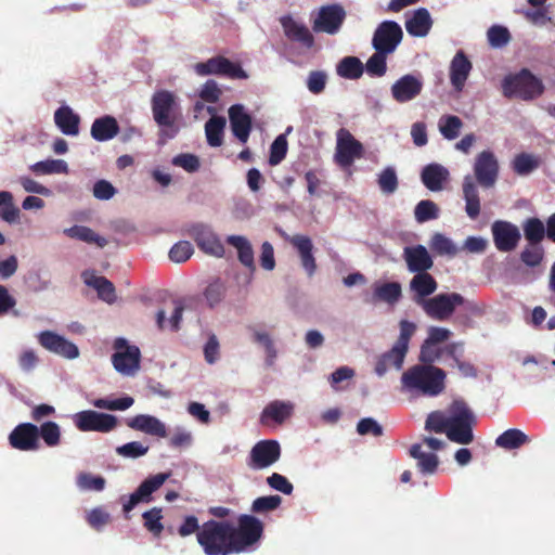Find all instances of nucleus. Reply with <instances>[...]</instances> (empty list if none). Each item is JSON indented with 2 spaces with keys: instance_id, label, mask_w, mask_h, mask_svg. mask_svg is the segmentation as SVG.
Returning <instances> with one entry per match:
<instances>
[{
  "instance_id": "20e7f679",
  "label": "nucleus",
  "mask_w": 555,
  "mask_h": 555,
  "mask_svg": "<svg viewBox=\"0 0 555 555\" xmlns=\"http://www.w3.org/2000/svg\"><path fill=\"white\" fill-rule=\"evenodd\" d=\"M502 91L504 96L508 99L517 98L522 101H531L544 92V86L540 78L529 69L522 68L503 79Z\"/></svg>"
},
{
  "instance_id": "6e6552de",
  "label": "nucleus",
  "mask_w": 555,
  "mask_h": 555,
  "mask_svg": "<svg viewBox=\"0 0 555 555\" xmlns=\"http://www.w3.org/2000/svg\"><path fill=\"white\" fill-rule=\"evenodd\" d=\"M194 70L198 76L217 75L231 79H246L248 76L238 63L218 55L208 59L206 62H199L194 65Z\"/></svg>"
},
{
  "instance_id": "423d86ee",
  "label": "nucleus",
  "mask_w": 555,
  "mask_h": 555,
  "mask_svg": "<svg viewBox=\"0 0 555 555\" xmlns=\"http://www.w3.org/2000/svg\"><path fill=\"white\" fill-rule=\"evenodd\" d=\"M264 525L256 516L242 514L237 526L231 524V532L235 554L249 552L255 548L263 535Z\"/></svg>"
},
{
  "instance_id": "1a4fd4ad",
  "label": "nucleus",
  "mask_w": 555,
  "mask_h": 555,
  "mask_svg": "<svg viewBox=\"0 0 555 555\" xmlns=\"http://www.w3.org/2000/svg\"><path fill=\"white\" fill-rule=\"evenodd\" d=\"M114 349L116 350L112 356L114 369L122 375H133L140 367V349L128 345L125 338H116Z\"/></svg>"
},
{
  "instance_id": "aec40b11",
  "label": "nucleus",
  "mask_w": 555,
  "mask_h": 555,
  "mask_svg": "<svg viewBox=\"0 0 555 555\" xmlns=\"http://www.w3.org/2000/svg\"><path fill=\"white\" fill-rule=\"evenodd\" d=\"M492 235L496 249L503 253L514 250L521 237L519 229L515 224L502 220L493 222Z\"/></svg>"
},
{
  "instance_id": "7ed1b4c3",
  "label": "nucleus",
  "mask_w": 555,
  "mask_h": 555,
  "mask_svg": "<svg viewBox=\"0 0 555 555\" xmlns=\"http://www.w3.org/2000/svg\"><path fill=\"white\" fill-rule=\"evenodd\" d=\"M152 113L155 122L160 128L159 137L163 141L173 139L179 132L177 125L179 105L171 91L159 90L152 96Z\"/></svg>"
},
{
  "instance_id": "9b49d317",
  "label": "nucleus",
  "mask_w": 555,
  "mask_h": 555,
  "mask_svg": "<svg viewBox=\"0 0 555 555\" xmlns=\"http://www.w3.org/2000/svg\"><path fill=\"white\" fill-rule=\"evenodd\" d=\"M74 424L80 431L109 433L117 426V417L112 414L86 410L74 415Z\"/></svg>"
},
{
  "instance_id": "e2e57ef3",
  "label": "nucleus",
  "mask_w": 555,
  "mask_h": 555,
  "mask_svg": "<svg viewBox=\"0 0 555 555\" xmlns=\"http://www.w3.org/2000/svg\"><path fill=\"white\" fill-rule=\"evenodd\" d=\"M254 331V341L263 346L267 354V364L272 365L276 359L278 352L274 347L273 340L270 335L266 332Z\"/></svg>"
},
{
  "instance_id": "6ab92c4d",
  "label": "nucleus",
  "mask_w": 555,
  "mask_h": 555,
  "mask_svg": "<svg viewBox=\"0 0 555 555\" xmlns=\"http://www.w3.org/2000/svg\"><path fill=\"white\" fill-rule=\"evenodd\" d=\"M38 341L48 351L65 359L73 360L79 357V349L74 343L52 331L41 332Z\"/></svg>"
},
{
  "instance_id": "dca6fc26",
  "label": "nucleus",
  "mask_w": 555,
  "mask_h": 555,
  "mask_svg": "<svg viewBox=\"0 0 555 555\" xmlns=\"http://www.w3.org/2000/svg\"><path fill=\"white\" fill-rule=\"evenodd\" d=\"M188 234L205 254L222 257L224 247L217 234L206 224L196 223L190 227Z\"/></svg>"
},
{
  "instance_id": "864d4df0",
  "label": "nucleus",
  "mask_w": 555,
  "mask_h": 555,
  "mask_svg": "<svg viewBox=\"0 0 555 555\" xmlns=\"http://www.w3.org/2000/svg\"><path fill=\"white\" fill-rule=\"evenodd\" d=\"M429 246L435 253L441 256L446 255L453 257L457 253V248L455 247L453 242L441 233L434 234V236L430 240Z\"/></svg>"
},
{
  "instance_id": "37998d69",
  "label": "nucleus",
  "mask_w": 555,
  "mask_h": 555,
  "mask_svg": "<svg viewBox=\"0 0 555 555\" xmlns=\"http://www.w3.org/2000/svg\"><path fill=\"white\" fill-rule=\"evenodd\" d=\"M38 440H43L49 448L57 447L61 443V427L57 423L48 421L37 426Z\"/></svg>"
},
{
  "instance_id": "6e6d98bb",
  "label": "nucleus",
  "mask_w": 555,
  "mask_h": 555,
  "mask_svg": "<svg viewBox=\"0 0 555 555\" xmlns=\"http://www.w3.org/2000/svg\"><path fill=\"white\" fill-rule=\"evenodd\" d=\"M288 143L284 134H280L275 138L270 146L269 164L271 166L279 165L287 154Z\"/></svg>"
},
{
  "instance_id": "a19ab883",
  "label": "nucleus",
  "mask_w": 555,
  "mask_h": 555,
  "mask_svg": "<svg viewBox=\"0 0 555 555\" xmlns=\"http://www.w3.org/2000/svg\"><path fill=\"white\" fill-rule=\"evenodd\" d=\"M364 66L356 56H346L337 65V75L345 79H359L363 75Z\"/></svg>"
},
{
  "instance_id": "cd10ccee",
  "label": "nucleus",
  "mask_w": 555,
  "mask_h": 555,
  "mask_svg": "<svg viewBox=\"0 0 555 555\" xmlns=\"http://www.w3.org/2000/svg\"><path fill=\"white\" fill-rule=\"evenodd\" d=\"M127 426L131 429L139 430L151 436L160 438H165L167 436L165 424L157 417L147 414H139L127 420Z\"/></svg>"
},
{
  "instance_id": "72a5a7b5",
  "label": "nucleus",
  "mask_w": 555,
  "mask_h": 555,
  "mask_svg": "<svg viewBox=\"0 0 555 555\" xmlns=\"http://www.w3.org/2000/svg\"><path fill=\"white\" fill-rule=\"evenodd\" d=\"M411 457L416 460L417 468L424 475H431L436 473L439 459L434 452H426L423 450V443H414L409 450Z\"/></svg>"
},
{
  "instance_id": "f704fd0d",
  "label": "nucleus",
  "mask_w": 555,
  "mask_h": 555,
  "mask_svg": "<svg viewBox=\"0 0 555 555\" xmlns=\"http://www.w3.org/2000/svg\"><path fill=\"white\" fill-rule=\"evenodd\" d=\"M431 18L427 9L420 8L413 15L406 20L405 28L406 31L415 37H424L428 34L431 27Z\"/></svg>"
},
{
  "instance_id": "4d7b16f0",
  "label": "nucleus",
  "mask_w": 555,
  "mask_h": 555,
  "mask_svg": "<svg viewBox=\"0 0 555 555\" xmlns=\"http://www.w3.org/2000/svg\"><path fill=\"white\" fill-rule=\"evenodd\" d=\"M142 517L144 520V527L155 537H159L164 530V526L162 524V509L153 507L152 509L144 512Z\"/></svg>"
},
{
  "instance_id": "e433bc0d",
  "label": "nucleus",
  "mask_w": 555,
  "mask_h": 555,
  "mask_svg": "<svg viewBox=\"0 0 555 555\" xmlns=\"http://www.w3.org/2000/svg\"><path fill=\"white\" fill-rule=\"evenodd\" d=\"M399 352L400 347L395 344L389 351L383 353L375 364V373L378 376H383L390 367L400 370L406 356V351H403L402 356H400Z\"/></svg>"
},
{
  "instance_id": "58836bf2",
  "label": "nucleus",
  "mask_w": 555,
  "mask_h": 555,
  "mask_svg": "<svg viewBox=\"0 0 555 555\" xmlns=\"http://www.w3.org/2000/svg\"><path fill=\"white\" fill-rule=\"evenodd\" d=\"M227 242L236 248L241 263L250 270H255L254 250L249 241L241 235H230Z\"/></svg>"
},
{
  "instance_id": "f03ea898",
  "label": "nucleus",
  "mask_w": 555,
  "mask_h": 555,
  "mask_svg": "<svg viewBox=\"0 0 555 555\" xmlns=\"http://www.w3.org/2000/svg\"><path fill=\"white\" fill-rule=\"evenodd\" d=\"M446 372L434 365H414L402 374L404 388L426 396H438L444 389Z\"/></svg>"
},
{
  "instance_id": "69168bd1",
  "label": "nucleus",
  "mask_w": 555,
  "mask_h": 555,
  "mask_svg": "<svg viewBox=\"0 0 555 555\" xmlns=\"http://www.w3.org/2000/svg\"><path fill=\"white\" fill-rule=\"evenodd\" d=\"M488 40L491 47L502 48L511 40V34L506 27L494 25L488 29Z\"/></svg>"
},
{
  "instance_id": "2f4dec72",
  "label": "nucleus",
  "mask_w": 555,
  "mask_h": 555,
  "mask_svg": "<svg viewBox=\"0 0 555 555\" xmlns=\"http://www.w3.org/2000/svg\"><path fill=\"white\" fill-rule=\"evenodd\" d=\"M54 122L62 133L77 135L79 133L80 117L69 106H61L54 113Z\"/></svg>"
},
{
  "instance_id": "412c9836",
  "label": "nucleus",
  "mask_w": 555,
  "mask_h": 555,
  "mask_svg": "<svg viewBox=\"0 0 555 555\" xmlns=\"http://www.w3.org/2000/svg\"><path fill=\"white\" fill-rule=\"evenodd\" d=\"M423 90L421 78L406 74L400 77L391 86V95L398 103H406L417 98Z\"/></svg>"
},
{
  "instance_id": "ea45409f",
  "label": "nucleus",
  "mask_w": 555,
  "mask_h": 555,
  "mask_svg": "<svg viewBox=\"0 0 555 555\" xmlns=\"http://www.w3.org/2000/svg\"><path fill=\"white\" fill-rule=\"evenodd\" d=\"M529 441L530 438L524 431L517 428H511L502 433L495 439V444L505 450H515Z\"/></svg>"
},
{
  "instance_id": "5fc2aeb1",
  "label": "nucleus",
  "mask_w": 555,
  "mask_h": 555,
  "mask_svg": "<svg viewBox=\"0 0 555 555\" xmlns=\"http://www.w3.org/2000/svg\"><path fill=\"white\" fill-rule=\"evenodd\" d=\"M282 498L278 494L259 496L251 503L250 511L255 514H263L280 507Z\"/></svg>"
},
{
  "instance_id": "f257e3e1",
  "label": "nucleus",
  "mask_w": 555,
  "mask_h": 555,
  "mask_svg": "<svg viewBox=\"0 0 555 555\" xmlns=\"http://www.w3.org/2000/svg\"><path fill=\"white\" fill-rule=\"evenodd\" d=\"M197 542L206 555L235 554L231 522L227 520H208L197 532Z\"/></svg>"
},
{
  "instance_id": "49530a36",
  "label": "nucleus",
  "mask_w": 555,
  "mask_h": 555,
  "mask_svg": "<svg viewBox=\"0 0 555 555\" xmlns=\"http://www.w3.org/2000/svg\"><path fill=\"white\" fill-rule=\"evenodd\" d=\"M227 285L221 279L211 281L204 291V297L210 308L218 306L225 297Z\"/></svg>"
},
{
  "instance_id": "f3484780",
  "label": "nucleus",
  "mask_w": 555,
  "mask_h": 555,
  "mask_svg": "<svg viewBox=\"0 0 555 555\" xmlns=\"http://www.w3.org/2000/svg\"><path fill=\"white\" fill-rule=\"evenodd\" d=\"M345 20L346 11L340 4H328L320 9L313 29L335 35L340 30Z\"/></svg>"
},
{
  "instance_id": "7c9ffc66",
  "label": "nucleus",
  "mask_w": 555,
  "mask_h": 555,
  "mask_svg": "<svg viewBox=\"0 0 555 555\" xmlns=\"http://www.w3.org/2000/svg\"><path fill=\"white\" fill-rule=\"evenodd\" d=\"M462 189L465 199V211L472 220H475L480 214V198L476 182L470 175L464 177Z\"/></svg>"
},
{
  "instance_id": "bb28decb",
  "label": "nucleus",
  "mask_w": 555,
  "mask_h": 555,
  "mask_svg": "<svg viewBox=\"0 0 555 555\" xmlns=\"http://www.w3.org/2000/svg\"><path fill=\"white\" fill-rule=\"evenodd\" d=\"M450 178L449 170L437 163L425 166L421 172L423 184L431 192H439Z\"/></svg>"
},
{
  "instance_id": "4be33fe9",
  "label": "nucleus",
  "mask_w": 555,
  "mask_h": 555,
  "mask_svg": "<svg viewBox=\"0 0 555 555\" xmlns=\"http://www.w3.org/2000/svg\"><path fill=\"white\" fill-rule=\"evenodd\" d=\"M229 119L233 134L242 143H246L253 128L250 115L245 112L243 105L235 104L229 108Z\"/></svg>"
},
{
  "instance_id": "a211bd4d",
  "label": "nucleus",
  "mask_w": 555,
  "mask_h": 555,
  "mask_svg": "<svg viewBox=\"0 0 555 555\" xmlns=\"http://www.w3.org/2000/svg\"><path fill=\"white\" fill-rule=\"evenodd\" d=\"M8 440L13 449L23 452L37 451L41 448L37 435V425L33 423L16 425L10 433Z\"/></svg>"
},
{
  "instance_id": "680f3d73",
  "label": "nucleus",
  "mask_w": 555,
  "mask_h": 555,
  "mask_svg": "<svg viewBox=\"0 0 555 555\" xmlns=\"http://www.w3.org/2000/svg\"><path fill=\"white\" fill-rule=\"evenodd\" d=\"M450 416H447L441 411L431 412L426 420L425 428L429 431L438 434L447 433Z\"/></svg>"
},
{
  "instance_id": "c9c22d12",
  "label": "nucleus",
  "mask_w": 555,
  "mask_h": 555,
  "mask_svg": "<svg viewBox=\"0 0 555 555\" xmlns=\"http://www.w3.org/2000/svg\"><path fill=\"white\" fill-rule=\"evenodd\" d=\"M85 283L94 289H96L99 297L112 304L116 300V293L114 284L107 280L105 276H98L94 274H88V272L83 273Z\"/></svg>"
},
{
  "instance_id": "c85d7f7f",
  "label": "nucleus",
  "mask_w": 555,
  "mask_h": 555,
  "mask_svg": "<svg viewBox=\"0 0 555 555\" xmlns=\"http://www.w3.org/2000/svg\"><path fill=\"white\" fill-rule=\"evenodd\" d=\"M285 36L292 40L302 43L307 48H311L314 38L310 30L304 24L296 22L292 16H283L280 18Z\"/></svg>"
},
{
  "instance_id": "8fccbe9b",
  "label": "nucleus",
  "mask_w": 555,
  "mask_h": 555,
  "mask_svg": "<svg viewBox=\"0 0 555 555\" xmlns=\"http://www.w3.org/2000/svg\"><path fill=\"white\" fill-rule=\"evenodd\" d=\"M374 295L379 300L395 304L401 297V285L397 282L384 283L375 287Z\"/></svg>"
},
{
  "instance_id": "338daca9",
  "label": "nucleus",
  "mask_w": 555,
  "mask_h": 555,
  "mask_svg": "<svg viewBox=\"0 0 555 555\" xmlns=\"http://www.w3.org/2000/svg\"><path fill=\"white\" fill-rule=\"evenodd\" d=\"M416 330V325L410 321L402 320L400 322V335L395 343L397 346L400 347V356H402L403 351L408 352L409 349V343L411 337L413 336L414 332Z\"/></svg>"
},
{
  "instance_id": "603ef678",
  "label": "nucleus",
  "mask_w": 555,
  "mask_h": 555,
  "mask_svg": "<svg viewBox=\"0 0 555 555\" xmlns=\"http://www.w3.org/2000/svg\"><path fill=\"white\" fill-rule=\"evenodd\" d=\"M414 216L417 222L423 223L437 219L439 216V208L433 201L423 199L415 206Z\"/></svg>"
},
{
  "instance_id": "a878e982",
  "label": "nucleus",
  "mask_w": 555,
  "mask_h": 555,
  "mask_svg": "<svg viewBox=\"0 0 555 555\" xmlns=\"http://www.w3.org/2000/svg\"><path fill=\"white\" fill-rule=\"evenodd\" d=\"M472 68L466 54L462 50L457 51L450 64V81L456 91L463 90Z\"/></svg>"
},
{
  "instance_id": "13d9d810",
  "label": "nucleus",
  "mask_w": 555,
  "mask_h": 555,
  "mask_svg": "<svg viewBox=\"0 0 555 555\" xmlns=\"http://www.w3.org/2000/svg\"><path fill=\"white\" fill-rule=\"evenodd\" d=\"M377 183L384 194L395 193L399 185L396 170L392 167L385 168L378 175Z\"/></svg>"
},
{
  "instance_id": "052dcab7",
  "label": "nucleus",
  "mask_w": 555,
  "mask_h": 555,
  "mask_svg": "<svg viewBox=\"0 0 555 555\" xmlns=\"http://www.w3.org/2000/svg\"><path fill=\"white\" fill-rule=\"evenodd\" d=\"M544 256V250L539 244H528L520 254V260L528 267L539 266Z\"/></svg>"
},
{
  "instance_id": "0e129e2a",
  "label": "nucleus",
  "mask_w": 555,
  "mask_h": 555,
  "mask_svg": "<svg viewBox=\"0 0 555 555\" xmlns=\"http://www.w3.org/2000/svg\"><path fill=\"white\" fill-rule=\"evenodd\" d=\"M538 160L526 153L519 154L514 158L513 169L516 173L525 176L538 168Z\"/></svg>"
},
{
  "instance_id": "c03bdc74",
  "label": "nucleus",
  "mask_w": 555,
  "mask_h": 555,
  "mask_svg": "<svg viewBox=\"0 0 555 555\" xmlns=\"http://www.w3.org/2000/svg\"><path fill=\"white\" fill-rule=\"evenodd\" d=\"M525 238L528 244H539L546 235V227L539 218H529L522 224Z\"/></svg>"
},
{
  "instance_id": "4468645a",
  "label": "nucleus",
  "mask_w": 555,
  "mask_h": 555,
  "mask_svg": "<svg viewBox=\"0 0 555 555\" xmlns=\"http://www.w3.org/2000/svg\"><path fill=\"white\" fill-rule=\"evenodd\" d=\"M499 162L493 152H480L474 163V175L478 184L485 189L492 188L499 177Z\"/></svg>"
},
{
  "instance_id": "b1692460",
  "label": "nucleus",
  "mask_w": 555,
  "mask_h": 555,
  "mask_svg": "<svg viewBox=\"0 0 555 555\" xmlns=\"http://www.w3.org/2000/svg\"><path fill=\"white\" fill-rule=\"evenodd\" d=\"M403 258L408 270L412 273L428 271L434 266V260L423 245L406 246L403 250Z\"/></svg>"
},
{
  "instance_id": "4c0bfd02",
  "label": "nucleus",
  "mask_w": 555,
  "mask_h": 555,
  "mask_svg": "<svg viewBox=\"0 0 555 555\" xmlns=\"http://www.w3.org/2000/svg\"><path fill=\"white\" fill-rule=\"evenodd\" d=\"M64 234L70 238L79 240L88 244H95L98 247H104L107 244V240L92 229L86 225H73L64 229Z\"/></svg>"
},
{
  "instance_id": "774afa93",
  "label": "nucleus",
  "mask_w": 555,
  "mask_h": 555,
  "mask_svg": "<svg viewBox=\"0 0 555 555\" xmlns=\"http://www.w3.org/2000/svg\"><path fill=\"white\" fill-rule=\"evenodd\" d=\"M172 165L183 168L188 172H196L199 167V158L190 153H181L172 158Z\"/></svg>"
},
{
  "instance_id": "a18cd8bd",
  "label": "nucleus",
  "mask_w": 555,
  "mask_h": 555,
  "mask_svg": "<svg viewBox=\"0 0 555 555\" xmlns=\"http://www.w3.org/2000/svg\"><path fill=\"white\" fill-rule=\"evenodd\" d=\"M439 131L447 140H454L460 135L463 121L455 115H443L438 122Z\"/></svg>"
},
{
  "instance_id": "2eb2a0df",
  "label": "nucleus",
  "mask_w": 555,
  "mask_h": 555,
  "mask_svg": "<svg viewBox=\"0 0 555 555\" xmlns=\"http://www.w3.org/2000/svg\"><path fill=\"white\" fill-rule=\"evenodd\" d=\"M171 476V472L159 473L147 477L141 482L138 489L130 494L128 501L124 503L125 513L132 511L141 502L152 501V494L156 492Z\"/></svg>"
},
{
  "instance_id": "39448f33",
  "label": "nucleus",
  "mask_w": 555,
  "mask_h": 555,
  "mask_svg": "<svg viewBox=\"0 0 555 555\" xmlns=\"http://www.w3.org/2000/svg\"><path fill=\"white\" fill-rule=\"evenodd\" d=\"M475 416L465 401L455 400L450 406V421L447 429L449 440L468 444L474 440L473 426Z\"/></svg>"
},
{
  "instance_id": "473e14b6",
  "label": "nucleus",
  "mask_w": 555,
  "mask_h": 555,
  "mask_svg": "<svg viewBox=\"0 0 555 555\" xmlns=\"http://www.w3.org/2000/svg\"><path fill=\"white\" fill-rule=\"evenodd\" d=\"M119 133V125L115 117L105 115L96 118L91 126V135L95 141L105 142Z\"/></svg>"
},
{
  "instance_id": "9d476101",
  "label": "nucleus",
  "mask_w": 555,
  "mask_h": 555,
  "mask_svg": "<svg viewBox=\"0 0 555 555\" xmlns=\"http://www.w3.org/2000/svg\"><path fill=\"white\" fill-rule=\"evenodd\" d=\"M336 137L335 160L340 167H350L356 158L363 156V145L345 128H340Z\"/></svg>"
},
{
  "instance_id": "5701e85b",
  "label": "nucleus",
  "mask_w": 555,
  "mask_h": 555,
  "mask_svg": "<svg viewBox=\"0 0 555 555\" xmlns=\"http://www.w3.org/2000/svg\"><path fill=\"white\" fill-rule=\"evenodd\" d=\"M294 404L289 401L273 400L268 403L260 414V423L263 426L271 424H283L292 416Z\"/></svg>"
},
{
  "instance_id": "0eeeda50",
  "label": "nucleus",
  "mask_w": 555,
  "mask_h": 555,
  "mask_svg": "<svg viewBox=\"0 0 555 555\" xmlns=\"http://www.w3.org/2000/svg\"><path fill=\"white\" fill-rule=\"evenodd\" d=\"M464 297L459 293H441L428 298L420 307L433 320L447 321L454 313L456 307L464 304Z\"/></svg>"
},
{
  "instance_id": "bf43d9fd",
  "label": "nucleus",
  "mask_w": 555,
  "mask_h": 555,
  "mask_svg": "<svg viewBox=\"0 0 555 555\" xmlns=\"http://www.w3.org/2000/svg\"><path fill=\"white\" fill-rule=\"evenodd\" d=\"M194 253L192 244L188 241H179L169 250V259L176 263L185 262Z\"/></svg>"
},
{
  "instance_id": "ddd939ff",
  "label": "nucleus",
  "mask_w": 555,
  "mask_h": 555,
  "mask_svg": "<svg viewBox=\"0 0 555 555\" xmlns=\"http://www.w3.org/2000/svg\"><path fill=\"white\" fill-rule=\"evenodd\" d=\"M280 456L281 447L276 440H260L251 448L247 465L251 469H263L278 462Z\"/></svg>"
},
{
  "instance_id": "c756f323",
  "label": "nucleus",
  "mask_w": 555,
  "mask_h": 555,
  "mask_svg": "<svg viewBox=\"0 0 555 555\" xmlns=\"http://www.w3.org/2000/svg\"><path fill=\"white\" fill-rule=\"evenodd\" d=\"M291 244L298 250L301 266L308 276H312L317 271V262L312 254V241L306 235L298 234L291 238Z\"/></svg>"
},
{
  "instance_id": "09e8293b",
  "label": "nucleus",
  "mask_w": 555,
  "mask_h": 555,
  "mask_svg": "<svg viewBox=\"0 0 555 555\" xmlns=\"http://www.w3.org/2000/svg\"><path fill=\"white\" fill-rule=\"evenodd\" d=\"M30 170L37 175L67 173L68 166L63 159H47L34 164Z\"/></svg>"
},
{
  "instance_id": "3c124183",
  "label": "nucleus",
  "mask_w": 555,
  "mask_h": 555,
  "mask_svg": "<svg viewBox=\"0 0 555 555\" xmlns=\"http://www.w3.org/2000/svg\"><path fill=\"white\" fill-rule=\"evenodd\" d=\"M388 55V53L375 51V53L366 61V73L372 77H383L387 72L386 60Z\"/></svg>"
},
{
  "instance_id": "79ce46f5",
  "label": "nucleus",
  "mask_w": 555,
  "mask_h": 555,
  "mask_svg": "<svg viewBox=\"0 0 555 555\" xmlns=\"http://www.w3.org/2000/svg\"><path fill=\"white\" fill-rule=\"evenodd\" d=\"M224 127L225 119L220 116H214L206 121L205 133L210 146L218 147L222 144Z\"/></svg>"
},
{
  "instance_id": "f8f14e48",
  "label": "nucleus",
  "mask_w": 555,
  "mask_h": 555,
  "mask_svg": "<svg viewBox=\"0 0 555 555\" xmlns=\"http://www.w3.org/2000/svg\"><path fill=\"white\" fill-rule=\"evenodd\" d=\"M403 38L400 25L395 21H384L375 29L372 46L375 51L391 54L396 51Z\"/></svg>"
},
{
  "instance_id": "393cba45",
  "label": "nucleus",
  "mask_w": 555,
  "mask_h": 555,
  "mask_svg": "<svg viewBox=\"0 0 555 555\" xmlns=\"http://www.w3.org/2000/svg\"><path fill=\"white\" fill-rule=\"evenodd\" d=\"M438 287L435 278L427 271L417 272L410 281V289L413 292V301L420 306L433 295Z\"/></svg>"
},
{
  "instance_id": "de8ad7c7",
  "label": "nucleus",
  "mask_w": 555,
  "mask_h": 555,
  "mask_svg": "<svg viewBox=\"0 0 555 555\" xmlns=\"http://www.w3.org/2000/svg\"><path fill=\"white\" fill-rule=\"evenodd\" d=\"M20 209L14 205L13 195L8 191H0V218L12 223L17 220Z\"/></svg>"
}]
</instances>
